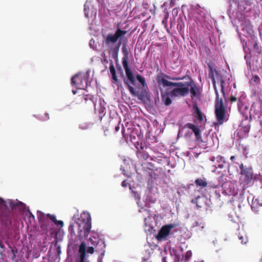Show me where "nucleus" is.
<instances>
[{
	"label": "nucleus",
	"mask_w": 262,
	"mask_h": 262,
	"mask_svg": "<svg viewBox=\"0 0 262 262\" xmlns=\"http://www.w3.org/2000/svg\"><path fill=\"white\" fill-rule=\"evenodd\" d=\"M236 100H237L236 98L235 97L232 96L230 97V101L232 102L236 101Z\"/></svg>",
	"instance_id": "nucleus-51"
},
{
	"label": "nucleus",
	"mask_w": 262,
	"mask_h": 262,
	"mask_svg": "<svg viewBox=\"0 0 262 262\" xmlns=\"http://www.w3.org/2000/svg\"><path fill=\"white\" fill-rule=\"evenodd\" d=\"M237 235L238 239L242 244H246L248 242L247 234L244 230H239L238 233L237 234Z\"/></svg>",
	"instance_id": "nucleus-28"
},
{
	"label": "nucleus",
	"mask_w": 262,
	"mask_h": 262,
	"mask_svg": "<svg viewBox=\"0 0 262 262\" xmlns=\"http://www.w3.org/2000/svg\"><path fill=\"white\" fill-rule=\"evenodd\" d=\"M247 201L249 205L251 206V209L253 211L256 212L258 211V209L261 206L260 203L257 199H254L252 195L247 197Z\"/></svg>",
	"instance_id": "nucleus-24"
},
{
	"label": "nucleus",
	"mask_w": 262,
	"mask_h": 262,
	"mask_svg": "<svg viewBox=\"0 0 262 262\" xmlns=\"http://www.w3.org/2000/svg\"><path fill=\"white\" fill-rule=\"evenodd\" d=\"M139 212L143 213V215L144 218V223L146 226L145 230H148L150 232L153 229V226L152 224V220L154 219L153 216L151 215L149 213V210L146 209L144 208L143 207H141L139 209Z\"/></svg>",
	"instance_id": "nucleus-15"
},
{
	"label": "nucleus",
	"mask_w": 262,
	"mask_h": 262,
	"mask_svg": "<svg viewBox=\"0 0 262 262\" xmlns=\"http://www.w3.org/2000/svg\"><path fill=\"white\" fill-rule=\"evenodd\" d=\"M89 46L91 48L95 49L96 48V45L95 43V40L93 39H91L89 41Z\"/></svg>",
	"instance_id": "nucleus-45"
},
{
	"label": "nucleus",
	"mask_w": 262,
	"mask_h": 262,
	"mask_svg": "<svg viewBox=\"0 0 262 262\" xmlns=\"http://www.w3.org/2000/svg\"><path fill=\"white\" fill-rule=\"evenodd\" d=\"M121 186L123 187H126L127 186V183L126 181H123L121 183Z\"/></svg>",
	"instance_id": "nucleus-52"
},
{
	"label": "nucleus",
	"mask_w": 262,
	"mask_h": 262,
	"mask_svg": "<svg viewBox=\"0 0 262 262\" xmlns=\"http://www.w3.org/2000/svg\"><path fill=\"white\" fill-rule=\"evenodd\" d=\"M215 193H216L217 195H218L219 196H220V194L217 193V191H216V190L215 191Z\"/></svg>",
	"instance_id": "nucleus-62"
},
{
	"label": "nucleus",
	"mask_w": 262,
	"mask_h": 262,
	"mask_svg": "<svg viewBox=\"0 0 262 262\" xmlns=\"http://www.w3.org/2000/svg\"><path fill=\"white\" fill-rule=\"evenodd\" d=\"M209 78L212 79V83H213V88H214V91H215V94H216V101H215V102H220V100L219 99V93H218V91H217L216 87L215 79H214V78L213 77V69H212V68L211 67H209Z\"/></svg>",
	"instance_id": "nucleus-27"
},
{
	"label": "nucleus",
	"mask_w": 262,
	"mask_h": 262,
	"mask_svg": "<svg viewBox=\"0 0 262 262\" xmlns=\"http://www.w3.org/2000/svg\"><path fill=\"white\" fill-rule=\"evenodd\" d=\"M43 115L46 116V117L45 118L43 119V120H47V119H49V114L48 113H44Z\"/></svg>",
	"instance_id": "nucleus-54"
},
{
	"label": "nucleus",
	"mask_w": 262,
	"mask_h": 262,
	"mask_svg": "<svg viewBox=\"0 0 262 262\" xmlns=\"http://www.w3.org/2000/svg\"><path fill=\"white\" fill-rule=\"evenodd\" d=\"M215 113L217 123L222 124L227 121L228 115L222 99H220V102H215Z\"/></svg>",
	"instance_id": "nucleus-9"
},
{
	"label": "nucleus",
	"mask_w": 262,
	"mask_h": 262,
	"mask_svg": "<svg viewBox=\"0 0 262 262\" xmlns=\"http://www.w3.org/2000/svg\"><path fill=\"white\" fill-rule=\"evenodd\" d=\"M131 195L136 201L137 204L139 206H141L140 200L141 199V188L140 186H132L129 185Z\"/></svg>",
	"instance_id": "nucleus-20"
},
{
	"label": "nucleus",
	"mask_w": 262,
	"mask_h": 262,
	"mask_svg": "<svg viewBox=\"0 0 262 262\" xmlns=\"http://www.w3.org/2000/svg\"><path fill=\"white\" fill-rule=\"evenodd\" d=\"M241 27L242 28V32L238 33L239 35L241 34L246 37H251L253 34V30L250 21L247 19H244L241 21Z\"/></svg>",
	"instance_id": "nucleus-14"
},
{
	"label": "nucleus",
	"mask_w": 262,
	"mask_h": 262,
	"mask_svg": "<svg viewBox=\"0 0 262 262\" xmlns=\"http://www.w3.org/2000/svg\"><path fill=\"white\" fill-rule=\"evenodd\" d=\"M198 14L200 15V16H199L197 19L200 23H203L205 20V13L201 10H198Z\"/></svg>",
	"instance_id": "nucleus-42"
},
{
	"label": "nucleus",
	"mask_w": 262,
	"mask_h": 262,
	"mask_svg": "<svg viewBox=\"0 0 262 262\" xmlns=\"http://www.w3.org/2000/svg\"><path fill=\"white\" fill-rule=\"evenodd\" d=\"M17 204L18 203H16L14 201L12 200L10 201L9 202V205L10 207L13 209L16 208V206L17 205Z\"/></svg>",
	"instance_id": "nucleus-49"
},
{
	"label": "nucleus",
	"mask_w": 262,
	"mask_h": 262,
	"mask_svg": "<svg viewBox=\"0 0 262 262\" xmlns=\"http://www.w3.org/2000/svg\"><path fill=\"white\" fill-rule=\"evenodd\" d=\"M178 228L176 224H169L163 226L159 231L156 235V238L159 241L168 239L171 237L174 236V234L178 232Z\"/></svg>",
	"instance_id": "nucleus-8"
},
{
	"label": "nucleus",
	"mask_w": 262,
	"mask_h": 262,
	"mask_svg": "<svg viewBox=\"0 0 262 262\" xmlns=\"http://www.w3.org/2000/svg\"><path fill=\"white\" fill-rule=\"evenodd\" d=\"M9 248L11 249V252L12 254L11 256V259L12 261H14L16 258V254L18 253V250L16 248H13L10 246Z\"/></svg>",
	"instance_id": "nucleus-41"
},
{
	"label": "nucleus",
	"mask_w": 262,
	"mask_h": 262,
	"mask_svg": "<svg viewBox=\"0 0 262 262\" xmlns=\"http://www.w3.org/2000/svg\"><path fill=\"white\" fill-rule=\"evenodd\" d=\"M244 122H248V121H245V119L243 121L242 123V124H241V126H242V128H243V132H244L245 134H247L249 130H250V126L249 124H247V123H245V125H244Z\"/></svg>",
	"instance_id": "nucleus-38"
},
{
	"label": "nucleus",
	"mask_w": 262,
	"mask_h": 262,
	"mask_svg": "<svg viewBox=\"0 0 262 262\" xmlns=\"http://www.w3.org/2000/svg\"><path fill=\"white\" fill-rule=\"evenodd\" d=\"M92 228L91 217L88 212L83 211L79 216L75 214L72 217L69 227L70 233L69 241L67 253L70 254L71 251L77 250L79 246L80 262H89L86 258V244L79 243L82 237H88Z\"/></svg>",
	"instance_id": "nucleus-1"
},
{
	"label": "nucleus",
	"mask_w": 262,
	"mask_h": 262,
	"mask_svg": "<svg viewBox=\"0 0 262 262\" xmlns=\"http://www.w3.org/2000/svg\"><path fill=\"white\" fill-rule=\"evenodd\" d=\"M239 150L241 151H242L243 152V154L245 156H246L248 153L247 147L244 145H242L239 146Z\"/></svg>",
	"instance_id": "nucleus-44"
},
{
	"label": "nucleus",
	"mask_w": 262,
	"mask_h": 262,
	"mask_svg": "<svg viewBox=\"0 0 262 262\" xmlns=\"http://www.w3.org/2000/svg\"><path fill=\"white\" fill-rule=\"evenodd\" d=\"M126 33V31L117 29L114 34H108L105 38L104 44L108 48L112 57L116 62L118 61V55L122 37Z\"/></svg>",
	"instance_id": "nucleus-3"
},
{
	"label": "nucleus",
	"mask_w": 262,
	"mask_h": 262,
	"mask_svg": "<svg viewBox=\"0 0 262 262\" xmlns=\"http://www.w3.org/2000/svg\"><path fill=\"white\" fill-rule=\"evenodd\" d=\"M225 84L226 83H225V82L224 81V80L223 79H221V91H222V93H223V95H224V96H225L224 89H225Z\"/></svg>",
	"instance_id": "nucleus-46"
},
{
	"label": "nucleus",
	"mask_w": 262,
	"mask_h": 262,
	"mask_svg": "<svg viewBox=\"0 0 262 262\" xmlns=\"http://www.w3.org/2000/svg\"><path fill=\"white\" fill-rule=\"evenodd\" d=\"M239 168L241 169V174L242 177H245L244 181L246 184H248L252 180L253 178V170L251 167H247L244 166L243 164L241 163L239 165Z\"/></svg>",
	"instance_id": "nucleus-16"
},
{
	"label": "nucleus",
	"mask_w": 262,
	"mask_h": 262,
	"mask_svg": "<svg viewBox=\"0 0 262 262\" xmlns=\"http://www.w3.org/2000/svg\"><path fill=\"white\" fill-rule=\"evenodd\" d=\"M170 252L171 253L172 252V253H173L176 255V256L179 259L178 255L177 254V252L175 249H172V250H170Z\"/></svg>",
	"instance_id": "nucleus-53"
},
{
	"label": "nucleus",
	"mask_w": 262,
	"mask_h": 262,
	"mask_svg": "<svg viewBox=\"0 0 262 262\" xmlns=\"http://www.w3.org/2000/svg\"><path fill=\"white\" fill-rule=\"evenodd\" d=\"M113 262H123V261L115 259V260H113Z\"/></svg>",
	"instance_id": "nucleus-59"
},
{
	"label": "nucleus",
	"mask_w": 262,
	"mask_h": 262,
	"mask_svg": "<svg viewBox=\"0 0 262 262\" xmlns=\"http://www.w3.org/2000/svg\"><path fill=\"white\" fill-rule=\"evenodd\" d=\"M236 159V157H235V156H231V157H230V160H231L232 161H233L234 159Z\"/></svg>",
	"instance_id": "nucleus-56"
},
{
	"label": "nucleus",
	"mask_w": 262,
	"mask_h": 262,
	"mask_svg": "<svg viewBox=\"0 0 262 262\" xmlns=\"http://www.w3.org/2000/svg\"><path fill=\"white\" fill-rule=\"evenodd\" d=\"M0 247L2 248H3L4 247V245L0 243Z\"/></svg>",
	"instance_id": "nucleus-61"
},
{
	"label": "nucleus",
	"mask_w": 262,
	"mask_h": 262,
	"mask_svg": "<svg viewBox=\"0 0 262 262\" xmlns=\"http://www.w3.org/2000/svg\"><path fill=\"white\" fill-rule=\"evenodd\" d=\"M162 100L164 104L168 106L171 103V96L170 93H163L161 91Z\"/></svg>",
	"instance_id": "nucleus-29"
},
{
	"label": "nucleus",
	"mask_w": 262,
	"mask_h": 262,
	"mask_svg": "<svg viewBox=\"0 0 262 262\" xmlns=\"http://www.w3.org/2000/svg\"><path fill=\"white\" fill-rule=\"evenodd\" d=\"M83 95V97L85 102H88L89 104L91 103L94 105L95 113H98L99 118L101 120L106 112V103L104 101V99L102 98H99V103L97 105L96 103V99L94 96L85 95L84 94Z\"/></svg>",
	"instance_id": "nucleus-7"
},
{
	"label": "nucleus",
	"mask_w": 262,
	"mask_h": 262,
	"mask_svg": "<svg viewBox=\"0 0 262 262\" xmlns=\"http://www.w3.org/2000/svg\"><path fill=\"white\" fill-rule=\"evenodd\" d=\"M193 115L195 119L198 121L199 123L203 121L204 115L196 105L194 104L192 107Z\"/></svg>",
	"instance_id": "nucleus-25"
},
{
	"label": "nucleus",
	"mask_w": 262,
	"mask_h": 262,
	"mask_svg": "<svg viewBox=\"0 0 262 262\" xmlns=\"http://www.w3.org/2000/svg\"><path fill=\"white\" fill-rule=\"evenodd\" d=\"M190 237V233L188 232V235L185 238H189Z\"/></svg>",
	"instance_id": "nucleus-58"
},
{
	"label": "nucleus",
	"mask_w": 262,
	"mask_h": 262,
	"mask_svg": "<svg viewBox=\"0 0 262 262\" xmlns=\"http://www.w3.org/2000/svg\"><path fill=\"white\" fill-rule=\"evenodd\" d=\"M243 49H244V51L245 52L244 58L246 60V64L248 66V67L250 68L251 67V61H250L251 54L247 51L244 45H243Z\"/></svg>",
	"instance_id": "nucleus-34"
},
{
	"label": "nucleus",
	"mask_w": 262,
	"mask_h": 262,
	"mask_svg": "<svg viewBox=\"0 0 262 262\" xmlns=\"http://www.w3.org/2000/svg\"><path fill=\"white\" fill-rule=\"evenodd\" d=\"M29 214H30L31 216H33V217H34V216L32 214V213H31V212L29 211Z\"/></svg>",
	"instance_id": "nucleus-60"
},
{
	"label": "nucleus",
	"mask_w": 262,
	"mask_h": 262,
	"mask_svg": "<svg viewBox=\"0 0 262 262\" xmlns=\"http://www.w3.org/2000/svg\"><path fill=\"white\" fill-rule=\"evenodd\" d=\"M188 128L191 130V133H193L195 137V140L200 143L203 142V140L201 138V130L199 127L196 125L191 123H188L186 124L182 128H180L178 135H179L182 131H183L184 129Z\"/></svg>",
	"instance_id": "nucleus-13"
},
{
	"label": "nucleus",
	"mask_w": 262,
	"mask_h": 262,
	"mask_svg": "<svg viewBox=\"0 0 262 262\" xmlns=\"http://www.w3.org/2000/svg\"><path fill=\"white\" fill-rule=\"evenodd\" d=\"M218 185L216 187H221L222 188L223 193H227L224 188L227 185V178L224 175H222L217 178Z\"/></svg>",
	"instance_id": "nucleus-26"
},
{
	"label": "nucleus",
	"mask_w": 262,
	"mask_h": 262,
	"mask_svg": "<svg viewBox=\"0 0 262 262\" xmlns=\"http://www.w3.org/2000/svg\"><path fill=\"white\" fill-rule=\"evenodd\" d=\"M194 182L196 186H199L201 188H204L207 185L206 180L204 178L197 179L195 180Z\"/></svg>",
	"instance_id": "nucleus-33"
},
{
	"label": "nucleus",
	"mask_w": 262,
	"mask_h": 262,
	"mask_svg": "<svg viewBox=\"0 0 262 262\" xmlns=\"http://www.w3.org/2000/svg\"><path fill=\"white\" fill-rule=\"evenodd\" d=\"M88 245H91L95 247V250L100 253L98 258V262H103L102 259L105 254V244L104 237L102 235L93 231L91 232L90 236L88 239Z\"/></svg>",
	"instance_id": "nucleus-5"
},
{
	"label": "nucleus",
	"mask_w": 262,
	"mask_h": 262,
	"mask_svg": "<svg viewBox=\"0 0 262 262\" xmlns=\"http://www.w3.org/2000/svg\"><path fill=\"white\" fill-rule=\"evenodd\" d=\"M205 224L200 221H195L192 224V227H199L202 230L204 228Z\"/></svg>",
	"instance_id": "nucleus-40"
},
{
	"label": "nucleus",
	"mask_w": 262,
	"mask_h": 262,
	"mask_svg": "<svg viewBox=\"0 0 262 262\" xmlns=\"http://www.w3.org/2000/svg\"><path fill=\"white\" fill-rule=\"evenodd\" d=\"M119 129H120V127H119V126H116V127H115V130H116V132L119 131Z\"/></svg>",
	"instance_id": "nucleus-57"
},
{
	"label": "nucleus",
	"mask_w": 262,
	"mask_h": 262,
	"mask_svg": "<svg viewBox=\"0 0 262 262\" xmlns=\"http://www.w3.org/2000/svg\"><path fill=\"white\" fill-rule=\"evenodd\" d=\"M245 96L242 95L238 99L237 108L239 112L243 115L245 119V121H247L249 116V109L248 106L244 103V100Z\"/></svg>",
	"instance_id": "nucleus-17"
},
{
	"label": "nucleus",
	"mask_w": 262,
	"mask_h": 262,
	"mask_svg": "<svg viewBox=\"0 0 262 262\" xmlns=\"http://www.w3.org/2000/svg\"><path fill=\"white\" fill-rule=\"evenodd\" d=\"M72 92L74 95H75L77 93V90L73 89Z\"/></svg>",
	"instance_id": "nucleus-55"
},
{
	"label": "nucleus",
	"mask_w": 262,
	"mask_h": 262,
	"mask_svg": "<svg viewBox=\"0 0 262 262\" xmlns=\"http://www.w3.org/2000/svg\"><path fill=\"white\" fill-rule=\"evenodd\" d=\"M138 157L140 159H144V160H151V158L152 157H151L149 154L148 153V152L146 151V150L143 151V152H141L140 151V152H139L138 154Z\"/></svg>",
	"instance_id": "nucleus-35"
},
{
	"label": "nucleus",
	"mask_w": 262,
	"mask_h": 262,
	"mask_svg": "<svg viewBox=\"0 0 262 262\" xmlns=\"http://www.w3.org/2000/svg\"><path fill=\"white\" fill-rule=\"evenodd\" d=\"M166 159V157L163 154H160L158 156H153L151 158V160L157 162L158 163H161L163 159Z\"/></svg>",
	"instance_id": "nucleus-37"
},
{
	"label": "nucleus",
	"mask_w": 262,
	"mask_h": 262,
	"mask_svg": "<svg viewBox=\"0 0 262 262\" xmlns=\"http://www.w3.org/2000/svg\"><path fill=\"white\" fill-rule=\"evenodd\" d=\"M192 256V252L190 250L187 251L186 253H185L184 258H183V260L185 262L188 261L190 257Z\"/></svg>",
	"instance_id": "nucleus-43"
},
{
	"label": "nucleus",
	"mask_w": 262,
	"mask_h": 262,
	"mask_svg": "<svg viewBox=\"0 0 262 262\" xmlns=\"http://www.w3.org/2000/svg\"><path fill=\"white\" fill-rule=\"evenodd\" d=\"M133 142H134L135 144V146L137 148V156H138V154L140 152H143V151L147 150L148 149V147L145 145L144 144H142V143H139L138 141H132Z\"/></svg>",
	"instance_id": "nucleus-31"
},
{
	"label": "nucleus",
	"mask_w": 262,
	"mask_h": 262,
	"mask_svg": "<svg viewBox=\"0 0 262 262\" xmlns=\"http://www.w3.org/2000/svg\"><path fill=\"white\" fill-rule=\"evenodd\" d=\"M261 102H254L250 108V110L249 111V115L251 118L252 117H255V116L260 112L261 111Z\"/></svg>",
	"instance_id": "nucleus-23"
},
{
	"label": "nucleus",
	"mask_w": 262,
	"mask_h": 262,
	"mask_svg": "<svg viewBox=\"0 0 262 262\" xmlns=\"http://www.w3.org/2000/svg\"><path fill=\"white\" fill-rule=\"evenodd\" d=\"M11 223L10 210L7 207L6 202L0 198V224L5 233L11 230Z\"/></svg>",
	"instance_id": "nucleus-6"
},
{
	"label": "nucleus",
	"mask_w": 262,
	"mask_h": 262,
	"mask_svg": "<svg viewBox=\"0 0 262 262\" xmlns=\"http://www.w3.org/2000/svg\"><path fill=\"white\" fill-rule=\"evenodd\" d=\"M94 248L95 247L93 246L88 247H86V252L88 253L93 254L94 252Z\"/></svg>",
	"instance_id": "nucleus-47"
},
{
	"label": "nucleus",
	"mask_w": 262,
	"mask_h": 262,
	"mask_svg": "<svg viewBox=\"0 0 262 262\" xmlns=\"http://www.w3.org/2000/svg\"><path fill=\"white\" fill-rule=\"evenodd\" d=\"M97 0H87L84 5V12L85 17L95 18L97 15Z\"/></svg>",
	"instance_id": "nucleus-11"
},
{
	"label": "nucleus",
	"mask_w": 262,
	"mask_h": 262,
	"mask_svg": "<svg viewBox=\"0 0 262 262\" xmlns=\"http://www.w3.org/2000/svg\"><path fill=\"white\" fill-rule=\"evenodd\" d=\"M171 76L161 73L157 76V81L159 85H162L163 87L171 86V85H176L179 83H174L173 82L169 81L167 80L170 78Z\"/></svg>",
	"instance_id": "nucleus-18"
},
{
	"label": "nucleus",
	"mask_w": 262,
	"mask_h": 262,
	"mask_svg": "<svg viewBox=\"0 0 262 262\" xmlns=\"http://www.w3.org/2000/svg\"><path fill=\"white\" fill-rule=\"evenodd\" d=\"M191 202L195 204L198 208L202 207L203 204H205L207 206L209 205V201L207 200V198L203 194L199 195L194 199H192Z\"/></svg>",
	"instance_id": "nucleus-21"
},
{
	"label": "nucleus",
	"mask_w": 262,
	"mask_h": 262,
	"mask_svg": "<svg viewBox=\"0 0 262 262\" xmlns=\"http://www.w3.org/2000/svg\"><path fill=\"white\" fill-rule=\"evenodd\" d=\"M259 81H260V78L257 75L253 76L251 79V82H254L257 83L259 82Z\"/></svg>",
	"instance_id": "nucleus-48"
},
{
	"label": "nucleus",
	"mask_w": 262,
	"mask_h": 262,
	"mask_svg": "<svg viewBox=\"0 0 262 262\" xmlns=\"http://www.w3.org/2000/svg\"><path fill=\"white\" fill-rule=\"evenodd\" d=\"M136 78L143 87H145L146 85L145 78L142 76L137 74L136 75Z\"/></svg>",
	"instance_id": "nucleus-39"
},
{
	"label": "nucleus",
	"mask_w": 262,
	"mask_h": 262,
	"mask_svg": "<svg viewBox=\"0 0 262 262\" xmlns=\"http://www.w3.org/2000/svg\"><path fill=\"white\" fill-rule=\"evenodd\" d=\"M110 71L112 76L113 83H116L117 85L119 86V83L118 82V79L116 76L115 69L112 62H111L110 66Z\"/></svg>",
	"instance_id": "nucleus-30"
},
{
	"label": "nucleus",
	"mask_w": 262,
	"mask_h": 262,
	"mask_svg": "<svg viewBox=\"0 0 262 262\" xmlns=\"http://www.w3.org/2000/svg\"><path fill=\"white\" fill-rule=\"evenodd\" d=\"M260 125H261V128H262V121H260Z\"/></svg>",
	"instance_id": "nucleus-64"
},
{
	"label": "nucleus",
	"mask_w": 262,
	"mask_h": 262,
	"mask_svg": "<svg viewBox=\"0 0 262 262\" xmlns=\"http://www.w3.org/2000/svg\"><path fill=\"white\" fill-rule=\"evenodd\" d=\"M47 216L49 219H50L52 222H54L56 226H60L61 227L63 226V222H62V221L57 220L56 219V216L54 215L47 214Z\"/></svg>",
	"instance_id": "nucleus-32"
},
{
	"label": "nucleus",
	"mask_w": 262,
	"mask_h": 262,
	"mask_svg": "<svg viewBox=\"0 0 262 262\" xmlns=\"http://www.w3.org/2000/svg\"><path fill=\"white\" fill-rule=\"evenodd\" d=\"M93 124L90 122H82L79 124V128L82 130H86L91 128Z\"/></svg>",
	"instance_id": "nucleus-36"
},
{
	"label": "nucleus",
	"mask_w": 262,
	"mask_h": 262,
	"mask_svg": "<svg viewBox=\"0 0 262 262\" xmlns=\"http://www.w3.org/2000/svg\"><path fill=\"white\" fill-rule=\"evenodd\" d=\"M145 206L149 207L151 204L155 203L156 200L155 194L150 189V186L148 183L147 189L146 190L144 197Z\"/></svg>",
	"instance_id": "nucleus-19"
},
{
	"label": "nucleus",
	"mask_w": 262,
	"mask_h": 262,
	"mask_svg": "<svg viewBox=\"0 0 262 262\" xmlns=\"http://www.w3.org/2000/svg\"><path fill=\"white\" fill-rule=\"evenodd\" d=\"M122 50V53L124 55L122 64L124 69L126 75V76H125L123 75V72H122L123 82L130 93L133 96H137L139 94V92L137 91L136 89L133 86L136 85V79L132 71L129 68L127 60L128 56V51L125 45H123Z\"/></svg>",
	"instance_id": "nucleus-2"
},
{
	"label": "nucleus",
	"mask_w": 262,
	"mask_h": 262,
	"mask_svg": "<svg viewBox=\"0 0 262 262\" xmlns=\"http://www.w3.org/2000/svg\"><path fill=\"white\" fill-rule=\"evenodd\" d=\"M174 83H179L176 85H171V86L176 87L170 92V95L171 97H180L185 96L188 94V87L187 86L185 82H174Z\"/></svg>",
	"instance_id": "nucleus-12"
},
{
	"label": "nucleus",
	"mask_w": 262,
	"mask_h": 262,
	"mask_svg": "<svg viewBox=\"0 0 262 262\" xmlns=\"http://www.w3.org/2000/svg\"><path fill=\"white\" fill-rule=\"evenodd\" d=\"M184 78V77L170 76V80H182Z\"/></svg>",
	"instance_id": "nucleus-50"
},
{
	"label": "nucleus",
	"mask_w": 262,
	"mask_h": 262,
	"mask_svg": "<svg viewBox=\"0 0 262 262\" xmlns=\"http://www.w3.org/2000/svg\"><path fill=\"white\" fill-rule=\"evenodd\" d=\"M187 86L188 87V93L190 92L192 98L196 97L198 96L199 89L193 81L190 80L186 82Z\"/></svg>",
	"instance_id": "nucleus-22"
},
{
	"label": "nucleus",
	"mask_w": 262,
	"mask_h": 262,
	"mask_svg": "<svg viewBox=\"0 0 262 262\" xmlns=\"http://www.w3.org/2000/svg\"><path fill=\"white\" fill-rule=\"evenodd\" d=\"M93 75L94 72L90 69H88L85 72H78L71 78V85L77 89L85 90L91 85Z\"/></svg>",
	"instance_id": "nucleus-4"
},
{
	"label": "nucleus",
	"mask_w": 262,
	"mask_h": 262,
	"mask_svg": "<svg viewBox=\"0 0 262 262\" xmlns=\"http://www.w3.org/2000/svg\"><path fill=\"white\" fill-rule=\"evenodd\" d=\"M172 4H173V0L171 1L170 5H172Z\"/></svg>",
	"instance_id": "nucleus-63"
},
{
	"label": "nucleus",
	"mask_w": 262,
	"mask_h": 262,
	"mask_svg": "<svg viewBox=\"0 0 262 262\" xmlns=\"http://www.w3.org/2000/svg\"><path fill=\"white\" fill-rule=\"evenodd\" d=\"M210 161L211 162L212 164L213 169L211 170L212 172H215L217 168L223 169L227 167L228 172L230 173V166L229 164H226L225 158L221 155H216V156H212L209 159Z\"/></svg>",
	"instance_id": "nucleus-10"
}]
</instances>
